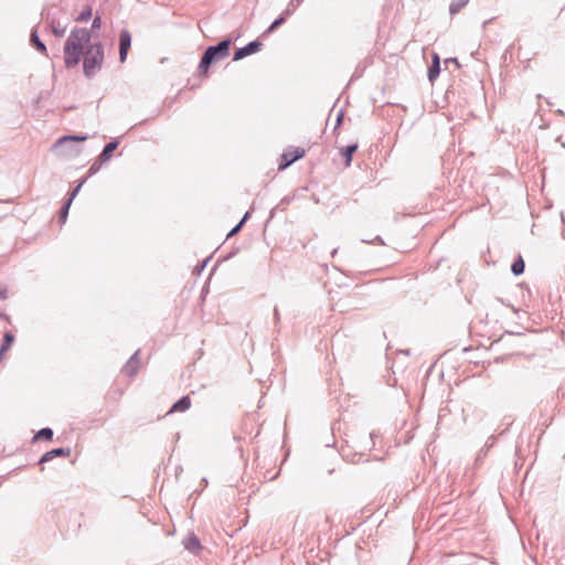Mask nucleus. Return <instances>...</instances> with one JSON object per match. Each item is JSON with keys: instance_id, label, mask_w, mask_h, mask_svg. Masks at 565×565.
I'll return each mask as SVG.
<instances>
[{"instance_id": "nucleus-14", "label": "nucleus", "mask_w": 565, "mask_h": 565, "mask_svg": "<svg viewBox=\"0 0 565 565\" xmlns=\"http://www.w3.org/2000/svg\"><path fill=\"white\" fill-rule=\"evenodd\" d=\"M93 15V10L90 7H86L83 9V11L78 14L76 18V21L78 22H86L88 21Z\"/></svg>"}, {"instance_id": "nucleus-7", "label": "nucleus", "mask_w": 565, "mask_h": 565, "mask_svg": "<svg viewBox=\"0 0 565 565\" xmlns=\"http://www.w3.org/2000/svg\"><path fill=\"white\" fill-rule=\"evenodd\" d=\"M70 455H71V450L70 449L56 448V449H53L51 451L45 452L41 457L40 463L47 462V461L52 460L55 457H68Z\"/></svg>"}, {"instance_id": "nucleus-29", "label": "nucleus", "mask_w": 565, "mask_h": 565, "mask_svg": "<svg viewBox=\"0 0 565 565\" xmlns=\"http://www.w3.org/2000/svg\"><path fill=\"white\" fill-rule=\"evenodd\" d=\"M554 141L559 142L561 141V136L556 137Z\"/></svg>"}, {"instance_id": "nucleus-18", "label": "nucleus", "mask_w": 565, "mask_h": 565, "mask_svg": "<svg viewBox=\"0 0 565 565\" xmlns=\"http://www.w3.org/2000/svg\"><path fill=\"white\" fill-rule=\"evenodd\" d=\"M31 40L39 51H41L42 53L46 52V46L38 39L35 34H32Z\"/></svg>"}, {"instance_id": "nucleus-17", "label": "nucleus", "mask_w": 565, "mask_h": 565, "mask_svg": "<svg viewBox=\"0 0 565 565\" xmlns=\"http://www.w3.org/2000/svg\"><path fill=\"white\" fill-rule=\"evenodd\" d=\"M84 182H85V181L79 182V183L77 184V186L72 191L71 196H70V199H68V200H67V202H66V209H68V207H70V205H71L72 201L74 200V198H75V196L77 195V193L79 192V190H81V188L83 186Z\"/></svg>"}, {"instance_id": "nucleus-19", "label": "nucleus", "mask_w": 565, "mask_h": 565, "mask_svg": "<svg viewBox=\"0 0 565 565\" xmlns=\"http://www.w3.org/2000/svg\"><path fill=\"white\" fill-rule=\"evenodd\" d=\"M86 137H78V136H63L57 141H85Z\"/></svg>"}, {"instance_id": "nucleus-20", "label": "nucleus", "mask_w": 565, "mask_h": 565, "mask_svg": "<svg viewBox=\"0 0 565 565\" xmlns=\"http://www.w3.org/2000/svg\"><path fill=\"white\" fill-rule=\"evenodd\" d=\"M285 22V18L284 17H279L278 19H276L271 24L270 26L268 28L267 32L270 33L273 31H275L278 26H280L282 23Z\"/></svg>"}, {"instance_id": "nucleus-6", "label": "nucleus", "mask_w": 565, "mask_h": 565, "mask_svg": "<svg viewBox=\"0 0 565 565\" xmlns=\"http://www.w3.org/2000/svg\"><path fill=\"white\" fill-rule=\"evenodd\" d=\"M263 46V43L259 41H253L248 43L246 46L241 47L234 53V61H239L250 54L257 53Z\"/></svg>"}, {"instance_id": "nucleus-25", "label": "nucleus", "mask_w": 565, "mask_h": 565, "mask_svg": "<svg viewBox=\"0 0 565 565\" xmlns=\"http://www.w3.org/2000/svg\"><path fill=\"white\" fill-rule=\"evenodd\" d=\"M244 220H245V218H243V220L241 221V223H239L236 227H234V228L231 231L230 235H234L235 233H237V232L239 231V228H241V226H242V224H243Z\"/></svg>"}, {"instance_id": "nucleus-15", "label": "nucleus", "mask_w": 565, "mask_h": 565, "mask_svg": "<svg viewBox=\"0 0 565 565\" xmlns=\"http://www.w3.org/2000/svg\"><path fill=\"white\" fill-rule=\"evenodd\" d=\"M53 437V431L52 429L50 428H43L41 429L35 436H34V440H39V439H46V440H51Z\"/></svg>"}, {"instance_id": "nucleus-5", "label": "nucleus", "mask_w": 565, "mask_h": 565, "mask_svg": "<svg viewBox=\"0 0 565 565\" xmlns=\"http://www.w3.org/2000/svg\"><path fill=\"white\" fill-rule=\"evenodd\" d=\"M117 146H118V143H107V146L105 147L104 151L102 152V154L99 157V161H95L90 166V168L88 170L89 175L96 173L100 169L102 163L109 160V158L111 157V153L116 150Z\"/></svg>"}, {"instance_id": "nucleus-26", "label": "nucleus", "mask_w": 565, "mask_h": 565, "mask_svg": "<svg viewBox=\"0 0 565 565\" xmlns=\"http://www.w3.org/2000/svg\"><path fill=\"white\" fill-rule=\"evenodd\" d=\"M67 212H68V209H66V205H65L63 211H62V213H61V218H62L63 222L66 220Z\"/></svg>"}, {"instance_id": "nucleus-24", "label": "nucleus", "mask_w": 565, "mask_h": 565, "mask_svg": "<svg viewBox=\"0 0 565 565\" xmlns=\"http://www.w3.org/2000/svg\"><path fill=\"white\" fill-rule=\"evenodd\" d=\"M431 63L440 64V57H439L438 53H436V52L431 53Z\"/></svg>"}, {"instance_id": "nucleus-23", "label": "nucleus", "mask_w": 565, "mask_h": 565, "mask_svg": "<svg viewBox=\"0 0 565 565\" xmlns=\"http://www.w3.org/2000/svg\"><path fill=\"white\" fill-rule=\"evenodd\" d=\"M342 118H343V113H342V110H339L337 113V115H335V126H334V128H337L340 125V122L342 121Z\"/></svg>"}, {"instance_id": "nucleus-13", "label": "nucleus", "mask_w": 565, "mask_h": 565, "mask_svg": "<svg viewBox=\"0 0 565 565\" xmlns=\"http://www.w3.org/2000/svg\"><path fill=\"white\" fill-rule=\"evenodd\" d=\"M356 143L351 145L344 149L342 152L343 157L345 158V167H349L352 160L353 153L356 151Z\"/></svg>"}, {"instance_id": "nucleus-27", "label": "nucleus", "mask_w": 565, "mask_h": 565, "mask_svg": "<svg viewBox=\"0 0 565 565\" xmlns=\"http://www.w3.org/2000/svg\"><path fill=\"white\" fill-rule=\"evenodd\" d=\"M435 367V363H433L427 370H426V380L428 379L429 376V373L433 371V369Z\"/></svg>"}, {"instance_id": "nucleus-2", "label": "nucleus", "mask_w": 565, "mask_h": 565, "mask_svg": "<svg viewBox=\"0 0 565 565\" xmlns=\"http://www.w3.org/2000/svg\"><path fill=\"white\" fill-rule=\"evenodd\" d=\"M232 41L230 39L221 41L215 46H209L204 52L198 67L199 76L206 77L209 68L213 63L220 62L230 55Z\"/></svg>"}, {"instance_id": "nucleus-21", "label": "nucleus", "mask_w": 565, "mask_h": 565, "mask_svg": "<svg viewBox=\"0 0 565 565\" xmlns=\"http://www.w3.org/2000/svg\"><path fill=\"white\" fill-rule=\"evenodd\" d=\"M444 64L446 65V67L448 66V64H455L457 68L460 67V64H459V62H458V60L456 57L446 58L444 61Z\"/></svg>"}, {"instance_id": "nucleus-28", "label": "nucleus", "mask_w": 565, "mask_h": 565, "mask_svg": "<svg viewBox=\"0 0 565 565\" xmlns=\"http://www.w3.org/2000/svg\"><path fill=\"white\" fill-rule=\"evenodd\" d=\"M54 33L57 35V36H62L64 31H60V30H54Z\"/></svg>"}, {"instance_id": "nucleus-9", "label": "nucleus", "mask_w": 565, "mask_h": 565, "mask_svg": "<svg viewBox=\"0 0 565 565\" xmlns=\"http://www.w3.org/2000/svg\"><path fill=\"white\" fill-rule=\"evenodd\" d=\"M525 270V262L521 255H518L512 265H511V273L514 276H521Z\"/></svg>"}, {"instance_id": "nucleus-8", "label": "nucleus", "mask_w": 565, "mask_h": 565, "mask_svg": "<svg viewBox=\"0 0 565 565\" xmlns=\"http://www.w3.org/2000/svg\"><path fill=\"white\" fill-rule=\"evenodd\" d=\"M191 407V399L189 396H184L181 399H179L177 403L173 404L171 409L168 412V414L171 413H182L188 411Z\"/></svg>"}, {"instance_id": "nucleus-4", "label": "nucleus", "mask_w": 565, "mask_h": 565, "mask_svg": "<svg viewBox=\"0 0 565 565\" xmlns=\"http://www.w3.org/2000/svg\"><path fill=\"white\" fill-rule=\"evenodd\" d=\"M131 45V34L127 30H121L119 34V60L124 63L127 58Z\"/></svg>"}, {"instance_id": "nucleus-3", "label": "nucleus", "mask_w": 565, "mask_h": 565, "mask_svg": "<svg viewBox=\"0 0 565 565\" xmlns=\"http://www.w3.org/2000/svg\"><path fill=\"white\" fill-rule=\"evenodd\" d=\"M305 154V150L299 147L289 148L281 154V161L279 163L278 169L284 170L294 163L296 160L302 158Z\"/></svg>"}, {"instance_id": "nucleus-12", "label": "nucleus", "mask_w": 565, "mask_h": 565, "mask_svg": "<svg viewBox=\"0 0 565 565\" xmlns=\"http://www.w3.org/2000/svg\"><path fill=\"white\" fill-rule=\"evenodd\" d=\"M440 64H434L431 63L427 71V77L430 83H434V81L439 76L440 74Z\"/></svg>"}, {"instance_id": "nucleus-16", "label": "nucleus", "mask_w": 565, "mask_h": 565, "mask_svg": "<svg viewBox=\"0 0 565 565\" xmlns=\"http://www.w3.org/2000/svg\"><path fill=\"white\" fill-rule=\"evenodd\" d=\"M489 440H494V437L491 436L489 438ZM492 444L493 441H491L490 444L487 441L486 445L479 450L478 455H477V458H476V461H480L482 458H484L487 456V451L489 448L492 447Z\"/></svg>"}, {"instance_id": "nucleus-10", "label": "nucleus", "mask_w": 565, "mask_h": 565, "mask_svg": "<svg viewBox=\"0 0 565 565\" xmlns=\"http://www.w3.org/2000/svg\"><path fill=\"white\" fill-rule=\"evenodd\" d=\"M468 2H469V0H451V2L449 4L450 15H455L458 12H460V10L462 8H465L468 4Z\"/></svg>"}, {"instance_id": "nucleus-1", "label": "nucleus", "mask_w": 565, "mask_h": 565, "mask_svg": "<svg viewBox=\"0 0 565 565\" xmlns=\"http://www.w3.org/2000/svg\"><path fill=\"white\" fill-rule=\"evenodd\" d=\"M64 64L71 70L83 61L86 77L95 76L103 67L105 54L100 43H92L89 30L76 28L72 30L64 44Z\"/></svg>"}, {"instance_id": "nucleus-11", "label": "nucleus", "mask_w": 565, "mask_h": 565, "mask_svg": "<svg viewBox=\"0 0 565 565\" xmlns=\"http://www.w3.org/2000/svg\"><path fill=\"white\" fill-rule=\"evenodd\" d=\"M13 335L11 333H6L3 339V344L0 348V362L2 361L6 352L10 349L13 343Z\"/></svg>"}, {"instance_id": "nucleus-30", "label": "nucleus", "mask_w": 565, "mask_h": 565, "mask_svg": "<svg viewBox=\"0 0 565 565\" xmlns=\"http://www.w3.org/2000/svg\"><path fill=\"white\" fill-rule=\"evenodd\" d=\"M563 148H565V143H561Z\"/></svg>"}, {"instance_id": "nucleus-22", "label": "nucleus", "mask_w": 565, "mask_h": 565, "mask_svg": "<svg viewBox=\"0 0 565 565\" xmlns=\"http://www.w3.org/2000/svg\"><path fill=\"white\" fill-rule=\"evenodd\" d=\"M100 26H102V20L99 17H96L93 21L92 29L98 30V29H100Z\"/></svg>"}]
</instances>
